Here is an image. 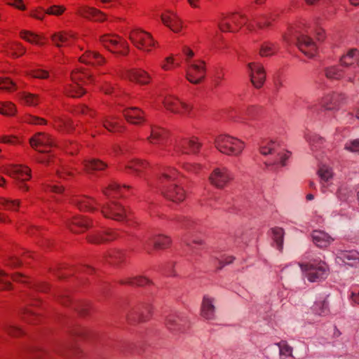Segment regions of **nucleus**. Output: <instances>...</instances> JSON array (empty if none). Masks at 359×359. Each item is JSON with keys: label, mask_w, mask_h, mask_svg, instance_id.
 I'll use <instances>...</instances> for the list:
<instances>
[{"label": "nucleus", "mask_w": 359, "mask_h": 359, "mask_svg": "<svg viewBox=\"0 0 359 359\" xmlns=\"http://www.w3.org/2000/svg\"><path fill=\"white\" fill-rule=\"evenodd\" d=\"M11 287L8 274L0 269V290H9Z\"/></svg>", "instance_id": "obj_52"}, {"label": "nucleus", "mask_w": 359, "mask_h": 359, "mask_svg": "<svg viewBox=\"0 0 359 359\" xmlns=\"http://www.w3.org/2000/svg\"><path fill=\"white\" fill-rule=\"evenodd\" d=\"M272 233V238L276 245V248L279 251H282L283 248V240L285 231L281 227H274L271 229Z\"/></svg>", "instance_id": "obj_35"}, {"label": "nucleus", "mask_w": 359, "mask_h": 359, "mask_svg": "<svg viewBox=\"0 0 359 359\" xmlns=\"http://www.w3.org/2000/svg\"><path fill=\"white\" fill-rule=\"evenodd\" d=\"M187 321L178 314L169 315L165 321L167 328L174 333L182 332L185 330Z\"/></svg>", "instance_id": "obj_19"}, {"label": "nucleus", "mask_w": 359, "mask_h": 359, "mask_svg": "<svg viewBox=\"0 0 359 359\" xmlns=\"http://www.w3.org/2000/svg\"><path fill=\"white\" fill-rule=\"evenodd\" d=\"M20 98L25 104L29 106L36 105L40 100L36 95L25 92L20 94Z\"/></svg>", "instance_id": "obj_42"}, {"label": "nucleus", "mask_w": 359, "mask_h": 359, "mask_svg": "<svg viewBox=\"0 0 359 359\" xmlns=\"http://www.w3.org/2000/svg\"><path fill=\"white\" fill-rule=\"evenodd\" d=\"M130 81L145 84L149 81L150 77L147 72L142 69H133L128 71L126 76Z\"/></svg>", "instance_id": "obj_33"}, {"label": "nucleus", "mask_w": 359, "mask_h": 359, "mask_svg": "<svg viewBox=\"0 0 359 359\" xmlns=\"http://www.w3.org/2000/svg\"><path fill=\"white\" fill-rule=\"evenodd\" d=\"M6 332L11 336H19L22 334V331L13 325H8L4 327Z\"/></svg>", "instance_id": "obj_59"}, {"label": "nucleus", "mask_w": 359, "mask_h": 359, "mask_svg": "<svg viewBox=\"0 0 359 359\" xmlns=\"http://www.w3.org/2000/svg\"><path fill=\"white\" fill-rule=\"evenodd\" d=\"M20 203L19 200H10L6 198H0V206H3L6 210H16Z\"/></svg>", "instance_id": "obj_48"}, {"label": "nucleus", "mask_w": 359, "mask_h": 359, "mask_svg": "<svg viewBox=\"0 0 359 359\" xmlns=\"http://www.w3.org/2000/svg\"><path fill=\"white\" fill-rule=\"evenodd\" d=\"M141 243L143 248L150 253L152 247L155 249L167 248L170 243V239L167 236L149 233L142 238Z\"/></svg>", "instance_id": "obj_9"}, {"label": "nucleus", "mask_w": 359, "mask_h": 359, "mask_svg": "<svg viewBox=\"0 0 359 359\" xmlns=\"http://www.w3.org/2000/svg\"><path fill=\"white\" fill-rule=\"evenodd\" d=\"M280 355L292 356V348L285 341H280L278 344Z\"/></svg>", "instance_id": "obj_55"}, {"label": "nucleus", "mask_w": 359, "mask_h": 359, "mask_svg": "<svg viewBox=\"0 0 359 359\" xmlns=\"http://www.w3.org/2000/svg\"><path fill=\"white\" fill-rule=\"evenodd\" d=\"M7 51H11L15 57L22 55L25 53V48L19 43L12 42L4 46Z\"/></svg>", "instance_id": "obj_39"}, {"label": "nucleus", "mask_w": 359, "mask_h": 359, "mask_svg": "<svg viewBox=\"0 0 359 359\" xmlns=\"http://www.w3.org/2000/svg\"><path fill=\"white\" fill-rule=\"evenodd\" d=\"M56 123H58L59 127H65L67 129L72 127L71 121L67 119L57 118Z\"/></svg>", "instance_id": "obj_62"}, {"label": "nucleus", "mask_w": 359, "mask_h": 359, "mask_svg": "<svg viewBox=\"0 0 359 359\" xmlns=\"http://www.w3.org/2000/svg\"><path fill=\"white\" fill-rule=\"evenodd\" d=\"M101 212L107 219L122 222L127 219V212L120 203L109 201L101 207Z\"/></svg>", "instance_id": "obj_7"}, {"label": "nucleus", "mask_w": 359, "mask_h": 359, "mask_svg": "<svg viewBox=\"0 0 359 359\" xmlns=\"http://www.w3.org/2000/svg\"><path fill=\"white\" fill-rule=\"evenodd\" d=\"M233 179V175L225 167L213 170L209 177L210 182L218 189H223Z\"/></svg>", "instance_id": "obj_11"}, {"label": "nucleus", "mask_w": 359, "mask_h": 359, "mask_svg": "<svg viewBox=\"0 0 359 359\" xmlns=\"http://www.w3.org/2000/svg\"><path fill=\"white\" fill-rule=\"evenodd\" d=\"M248 67L250 70L251 83L255 88H261L266 79L264 67L259 63L250 62L248 65Z\"/></svg>", "instance_id": "obj_14"}, {"label": "nucleus", "mask_w": 359, "mask_h": 359, "mask_svg": "<svg viewBox=\"0 0 359 359\" xmlns=\"http://www.w3.org/2000/svg\"><path fill=\"white\" fill-rule=\"evenodd\" d=\"M311 239L313 243L320 248L328 247L334 241L327 233L321 230H314L311 233Z\"/></svg>", "instance_id": "obj_23"}, {"label": "nucleus", "mask_w": 359, "mask_h": 359, "mask_svg": "<svg viewBox=\"0 0 359 359\" xmlns=\"http://www.w3.org/2000/svg\"><path fill=\"white\" fill-rule=\"evenodd\" d=\"M189 65L186 75L187 80L194 84L200 83L205 76V62L199 60L197 62L189 63Z\"/></svg>", "instance_id": "obj_13"}, {"label": "nucleus", "mask_w": 359, "mask_h": 359, "mask_svg": "<svg viewBox=\"0 0 359 359\" xmlns=\"http://www.w3.org/2000/svg\"><path fill=\"white\" fill-rule=\"evenodd\" d=\"M35 313L32 312V311H29L28 309H26L25 313H24V318L25 320L28 321L30 323H34V320H32V318H35Z\"/></svg>", "instance_id": "obj_63"}, {"label": "nucleus", "mask_w": 359, "mask_h": 359, "mask_svg": "<svg viewBox=\"0 0 359 359\" xmlns=\"http://www.w3.org/2000/svg\"><path fill=\"white\" fill-rule=\"evenodd\" d=\"M117 237L116 232L112 230H107L102 233H95L89 236L88 241L93 243H101L115 239Z\"/></svg>", "instance_id": "obj_31"}, {"label": "nucleus", "mask_w": 359, "mask_h": 359, "mask_svg": "<svg viewBox=\"0 0 359 359\" xmlns=\"http://www.w3.org/2000/svg\"><path fill=\"white\" fill-rule=\"evenodd\" d=\"M344 100L343 95L334 93L326 95L322 101V105L327 110H334L339 106Z\"/></svg>", "instance_id": "obj_25"}, {"label": "nucleus", "mask_w": 359, "mask_h": 359, "mask_svg": "<svg viewBox=\"0 0 359 359\" xmlns=\"http://www.w3.org/2000/svg\"><path fill=\"white\" fill-rule=\"evenodd\" d=\"M163 104L165 107L170 111L182 115L189 114L191 109V105L172 96L165 97Z\"/></svg>", "instance_id": "obj_15"}, {"label": "nucleus", "mask_w": 359, "mask_h": 359, "mask_svg": "<svg viewBox=\"0 0 359 359\" xmlns=\"http://www.w3.org/2000/svg\"><path fill=\"white\" fill-rule=\"evenodd\" d=\"M215 147L226 155H238L244 149V143L227 135H220L215 140Z\"/></svg>", "instance_id": "obj_4"}, {"label": "nucleus", "mask_w": 359, "mask_h": 359, "mask_svg": "<svg viewBox=\"0 0 359 359\" xmlns=\"http://www.w3.org/2000/svg\"><path fill=\"white\" fill-rule=\"evenodd\" d=\"M116 117L111 116L102 119L103 126L110 132H120L122 126L116 121Z\"/></svg>", "instance_id": "obj_36"}, {"label": "nucleus", "mask_w": 359, "mask_h": 359, "mask_svg": "<svg viewBox=\"0 0 359 359\" xmlns=\"http://www.w3.org/2000/svg\"><path fill=\"white\" fill-rule=\"evenodd\" d=\"M146 168L147 163L140 160H133L127 166V168L132 170L137 175H139Z\"/></svg>", "instance_id": "obj_49"}, {"label": "nucleus", "mask_w": 359, "mask_h": 359, "mask_svg": "<svg viewBox=\"0 0 359 359\" xmlns=\"http://www.w3.org/2000/svg\"><path fill=\"white\" fill-rule=\"evenodd\" d=\"M6 173L11 177L18 180V186L23 191H28L29 187L24 184V182L29 180L31 177V169L27 166L16 165L10 166L6 170Z\"/></svg>", "instance_id": "obj_10"}, {"label": "nucleus", "mask_w": 359, "mask_h": 359, "mask_svg": "<svg viewBox=\"0 0 359 359\" xmlns=\"http://www.w3.org/2000/svg\"><path fill=\"white\" fill-rule=\"evenodd\" d=\"M101 42L108 48L110 51L114 53L111 48H122L124 50L120 51L118 53L121 55H127L128 52V43L120 39L117 36L104 35L101 37Z\"/></svg>", "instance_id": "obj_17"}, {"label": "nucleus", "mask_w": 359, "mask_h": 359, "mask_svg": "<svg viewBox=\"0 0 359 359\" xmlns=\"http://www.w3.org/2000/svg\"><path fill=\"white\" fill-rule=\"evenodd\" d=\"M276 144L272 141H262L259 146V151L262 155L273 154L276 153Z\"/></svg>", "instance_id": "obj_37"}, {"label": "nucleus", "mask_w": 359, "mask_h": 359, "mask_svg": "<svg viewBox=\"0 0 359 359\" xmlns=\"http://www.w3.org/2000/svg\"><path fill=\"white\" fill-rule=\"evenodd\" d=\"M31 75L37 79H46L48 76V73L44 70L37 69L33 71Z\"/></svg>", "instance_id": "obj_60"}, {"label": "nucleus", "mask_w": 359, "mask_h": 359, "mask_svg": "<svg viewBox=\"0 0 359 359\" xmlns=\"http://www.w3.org/2000/svg\"><path fill=\"white\" fill-rule=\"evenodd\" d=\"M314 311L319 316H325L328 313V303L324 300L315 303L313 306Z\"/></svg>", "instance_id": "obj_51"}, {"label": "nucleus", "mask_w": 359, "mask_h": 359, "mask_svg": "<svg viewBox=\"0 0 359 359\" xmlns=\"http://www.w3.org/2000/svg\"><path fill=\"white\" fill-rule=\"evenodd\" d=\"M277 48L275 44L270 42L264 43L259 50V54L262 57H268L276 53Z\"/></svg>", "instance_id": "obj_43"}, {"label": "nucleus", "mask_w": 359, "mask_h": 359, "mask_svg": "<svg viewBox=\"0 0 359 359\" xmlns=\"http://www.w3.org/2000/svg\"><path fill=\"white\" fill-rule=\"evenodd\" d=\"M123 284H129L131 285L143 286L149 283V280L142 276L128 277L121 281Z\"/></svg>", "instance_id": "obj_44"}, {"label": "nucleus", "mask_w": 359, "mask_h": 359, "mask_svg": "<svg viewBox=\"0 0 359 359\" xmlns=\"http://www.w3.org/2000/svg\"><path fill=\"white\" fill-rule=\"evenodd\" d=\"M31 146L39 152H48L50 149L55 146L52 137L46 133H38L30 139Z\"/></svg>", "instance_id": "obj_12"}, {"label": "nucleus", "mask_w": 359, "mask_h": 359, "mask_svg": "<svg viewBox=\"0 0 359 359\" xmlns=\"http://www.w3.org/2000/svg\"><path fill=\"white\" fill-rule=\"evenodd\" d=\"M20 36L26 40L27 41L35 44L41 45V43L40 42L41 37L36 34L33 32H29V31H22L20 32Z\"/></svg>", "instance_id": "obj_47"}, {"label": "nucleus", "mask_w": 359, "mask_h": 359, "mask_svg": "<svg viewBox=\"0 0 359 359\" xmlns=\"http://www.w3.org/2000/svg\"><path fill=\"white\" fill-rule=\"evenodd\" d=\"M318 175L321 180V183L324 187L325 183H327L332 178L333 173L332 169L325 165H322L318 170Z\"/></svg>", "instance_id": "obj_40"}, {"label": "nucleus", "mask_w": 359, "mask_h": 359, "mask_svg": "<svg viewBox=\"0 0 359 359\" xmlns=\"http://www.w3.org/2000/svg\"><path fill=\"white\" fill-rule=\"evenodd\" d=\"M103 194L108 198H114L121 194V189L118 184L114 182L103 190Z\"/></svg>", "instance_id": "obj_45"}, {"label": "nucleus", "mask_w": 359, "mask_h": 359, "mask_svg": "<svg viewBox=\"0 0 359 359\" xmlns=\"http://www.w3.org/2000/svg\"><path fill=\"white\" fill-rule=\"evenodd\" d=\"M67 225L71 231L80 232L89 227L90 221L86 218L73 217L71 220L67 222Z\"/></svg>", "instance_id": "obj_28"}, {"label": "nucleus", "mask_w": 359, "mask_h": 359, "mask_svg": "<svg viewBox=\"0 0 359 359\" xmlns=\"http://www.w3.org/2000/svg\"><path fill=\"white\" fill-rule=\"evenodd\" d=\"M127 121L133 124H139L144 121V112L137 107H130L123 111Z\"/></svg>", "instance_id": "obj_27"}, {"label": "nucleus", "mask_w": 359, "mask_h": 359, "mask_svg": "<svg viewBox=\"0 0 359 359\" xmlns=\"http://www.w3.org/2000/svg\"><path fill=\"white\" fill-rule=\"evenodd\" d=\"M340 64L342 67L351 69V71L346 74V78L348 81L354 82L355 78L359 76V50L356 48L348 50L341 57Z\"/></svg>", "instance_id": "obj_5"}, {"label": "nucleus", "mask_w": 359, "mask_h": 359, "mask_svg": "<svg viewBox=\"0 0 359 359\" xmlns=\"http://www.w3.org/2000/svg\"><path fill=\"white\" fill-rule=\"evenodd\" d=\"M81 62L93 65H101L104 63L105 59L97 52L88 51L80 57Z\"/></svg>", "instance_id": "obj_32"}, {"label": "nucleus", "mask_w": 359, "mask_h": 359, "mask_svg": "<svg viewBox=\"0 0 359 359\" xmlns=\"http://www.w3.org/2000/svg\"><path fill=\"white\" fill-rule=\"evenodd\" d=\"M201 147V143L198 142L196 137H192L191 139H184L177 144L175 148L176 153L182 154H196L197 153Z\"/></svg>", "instance_id": "obj_18"}, {"label": "nucleus", "mask_w": 359, "mask_h": 359, "mask_svg": "<svg viewBox=\"0 0 359 359\" xmlns=\"http://www.w3.org/2000/svg\"><path fill=\"white\" fill-rule=\"evenodd\" d=\"M305 137L312 150L317 149L323 142V139L316 134H308Z\"/></svg>", "instance_id": "obj_46"}, {"label": "nucleus", "mask_w": 359, "mask_h": 359, "mask_svg": "<svg viewBox=\"0 0 359 359\" xmlns=\"http://www.w3.org/2000/svg\"><path fill=\"white\" fill-rule=\"evenodd\" d=\"M65 8L62 6L53 5L48 7L46 11V14L53 15H60L65 11Z\"/></svg>", "instance_id": "obj_57"}, {"label": "nucleus", "mask_w": 359, "mask_h": 359, "mask_svg": "<svg viewBox=\"0 0 359 359\" xmlns=\"http://www.w3.org/2000/svg\"><path fill=\"white\" fill-rule=\"evenodd\" d=\"M299 266L305 278L311 283L320 282L325 280L330 272L327 264L318 259H313L307 264H299Z\"/></svg>", "instance_id": "obj_3"}, {"label": "nucleus", "mask_w": 359, "mask_h": 359, "mask_svg": "<svg viewBox=\"0 0 359 359\" xmlns=\"http://www.w3.org/2000/svg\"><path fill=\"white\" fill-rule=\"evenodd\" d=\"M76 13L79 15L95 21L102 22L105 20V15L100 10L87 6L78 7Z\"/></svg>", "instance_id": "obj_20"}, {"label": "nucleus", "mask_w": 359, "mask_h": 359, "mask_svg": "<svg viewBox=\"0 0 359 359\" xmlns=\"http://www.w3.org/2000/svg\"><path fill=\"white\" fill-rule=\"evenodd\" d=\"M337 262H341L351 266H356L359 263V253L355 250H340L337 254Z\"/></svg>", "instance_id": "obj_22"}, {"label": "nucleus", "mask_w": 359, "mask_h": 359, "mask_svg": "<svg viewBox=\"0 0 359 359\" xmlns=\"http://www.w3.org/2000/svg\"><path fill=\"white\" fill-rule=\"evenodd\" d=\"M277 155L278 156V159L277 161H279L282 166H285L286 165V161L290 157L291 153L289 151H278L276 150ZM278 161H275L274 163Z\"/></svg>", "instance_id": "obj_58"}, {"label": "nucleus", "mask_w": 359, "mask_h": 359, "mask_svg": "<svg viewBox=\"0 0 359 359\" xmlns=\"http://www.w3.org/2000/svg\"><path fill=\"white\" fill-rule=\"evenodd\" d=\"M299 49L309 57H313L317 52V46L309 36L304 34L296 36Z\"/></svg>", "instance_id": "obj_16"}, {"label": "nucleus", "mask_w": 359, "mask_h": 359, "mask_svg": "<svg viewBox=\"0 0 359 359\" xmlns=\"http://www.w3.org/2000/svg\"><path fill=\"white\" fill-rule=\"evenodd\" d=\"M215 308L213 304V299L205 296L201 306V315L208 320H212L215 318Z\"/></svg>", "instance_id": "obj_30"}, {"label": "nucleus", "mask_w": 359, "mask_h": 359, "mask_svg": "<svg viewBox=\"0 0 359 359\" xmlns=\"http://www.w3.org/2000/svg\"><path fill=\"white\" fill-rule=\"evenodd\" d=\"M76 205L81 210L93 211L95 210L93 205L95 201L88 197H82L76 202Z\"/></svg>", "instance_id": "obj_38"}, {"label": "nucleus", "mask_w": 359, "mask_h": 359, "mask_svg": "<svg viewBox=\"0 0 359 359\" xmlns=\"http://www.w3.org/2000/svg\"><path fill=\"white\" fill-rule=\"evenodd\" d=\"M151 312V306L148 304L139 305L128 315V320L132 321H144L149 318Z\"/></svg>", "instance_id": "obj_21"}, {"label": "nucleus", "mask_w": 359, "mask_h": 359, "mask_svg": "<svg viewBox=\"0 0 359 359\" xmlns=\"http://www.w3.org/2000/svg\"><path fill=\"white\" fill-rule=\"evenodd\" d=\"M344 149L351 152L359 153V139L347 141Z\"/></svg>", "instance_id": "obj_54"}, {"label": "nucleus", "mask_w": 359, "mask_h": 359, "mask_svg": "<svg viewBox=\"0 0 359 359\" xmlns=\"http://www.w3.org/2000/svg\"><path fill=\"white\" fill-rule=\"evenodd\" d=\"M76 113L82 114H89L90 116H93V113L91 111V109H90L87 106L81 104L76 108Z\"/></svg>", "instance_id": "obj_61"}, {"label": "nucleus", "mask_w": 359, "mask_h": 359, "mask_svg": "<svg viewBox=\"0 0 359 359\" xmlns=\"http://www.w3.org/2000/svg\"><path fill=\"white\" fill-rule=\"evenodd\" d=\"M15 107L13 103H0V114L6 116H12L15 114Z\"/></svg>", "instance_id": "obj_50"}, {"label": "nucleus", "mask_w": 359, "mask_h": 359, "mask_svg": "<svg viewBox=\"0 0 359 359\" xmlns=\"http://www.w3.org/2000/svg\"><path fill=\"white\" fill-rule=\"evenodd\" d=\"M109 257L112 264H117L123 260L125 253L121 250H113L109 254Z\"/></svg>", "instance_id": "obj_53"}, {"label": "nucleus", "mask_w": 359, "mask_h": 359, "mask_svg": "<svg viewBox=\"0 0 359 359\" xmlns=\"http://www.w3.org/2000/svg\"><path fill=\"white\" fill-rule=\"evenodd\" d=\"M53 42L57 47L69 46L76 39L75 34L72 32H58L51 36Z\"/></svg>", "instance_id": "obj_26"}, {"label": "nucleus", "mask_w": 359, "mask_h": 359, "mask_svg": "<svg viewBox=\"0 0 359 359\" xmlns=\"http://www.w3.org/2000/svg\"><path fill=\"white\" fill-rule=\"evenodd\" d=\"M83 166L86 172L100 171L107 167V164L97 158H89L84 160Z\"/></svg>", "instance_id": "obj_34"}, {"label": "nucleus", "mask_w": 359, "mask_h": 359, "mask_svg": "<svg viewBox=\"0 0 359 359\" xmlns=\"http://www.w3.org/2000/svg\"><path fill=\"white\" fill-rule=\"evenodd\" d=\"M272 17L263 15L259 19H253L252 22H249L248 17L243 14L231 13L222 18L219 22L218 26L222 32H234L245 25L247 29L253 32L255 29V25L259 28L263 29L270 25V20Z\"/></svg>", "instance_id": "obj_1"}, {"label": "nucleus", "mask_w": 359, "mask_h": 359, "mask_svg": "<svg viewBox=\"0 0 359 359\" xmlns=\"http://www.w3.org/2000/svg\"><path fill=\"white\" fill-rule=\"evenodd\" d=\"M71 79L72 83L66 89V91L68 95L73 97H79L84 94L86 91L82 88V85L87 81L91 82L93 80L91 76L79 70L72 72Z\"/></svg>", "instance_id": "obj_6"}, {"label": "nucleus", "mask_w": 359, "mask_h": 359, "mask_svg": "<svg viewBox=\"0 0 359 359\" xmlns=\"http://www.w3.org/2000/svg\"><path fill=\"white\" fill-rule=\"evenodd\" d=\"M163 23L174 32H179L182 29V22L174 13H167L161 17Z\"/></svg>", "instance_id": "obj_24"}, {"label": "nucleus", "mask_w": 359, "mask_h": 359, "mask_svg": "<svg viewBox=\"0 0 359 359\" xmlns=\"http://www.w3.org/2000/svg\"><path fill=\"white\" fill-rule=\"evenodd\" d=\"M0 89L11 91L15 89V83L9 79L0 78Z\"/></svg>", "instance_id": "obj_56"}, {"label": "nucleus", "mask_w": 359, "mask_h": 359, "mask_svg": "<svg viewBox=\"0 0 359 359\" xmlns=\"http://www.w3.org/2000/svg\"><path fill=\"white\" fill-rule=\"evenodd\" d=\"M12 279L14 281L26 282L27 278L23 274L17 273L12 276Z\"/></svg>", "instance_id": "obj_64"}, {"label": "nucleus", "mask_w": 359, "mask_h": 359, "mask_svg": "<svg viewBox=\"0 0 359 359\" xmlns=\"http://www.w3.org/2000/svg\"><path fill=\"white\" fill-rule=\"evenodd\" d=\"M168 134L166 131L160 127L158 126H152L151 128V135L148 137V140L151 144H163Z\"/></svg>", "instance_id": "obj_29"}, {"label": "nucleus", "mask_w": 359, "mask_h": 359, "mask_svg": "<svg viewBox=\"0 0 359 359\" xmlns=\"http://www.w3.org/2000/svg\"><path fill=\"white\" fill-rule=\"evenodd\" d=\"M129 38L137 48L146 52H150L151 47L154 46L156 43L149 33L140 29L133 30Z\"/></svg>", "instance_id": "obj_8"}, {"label": "nucleus", "mask_w": 359, "mask_h": 359, "mask_svg": "<svg viewBox=\"0 0 359 359\" xmlns=\"http://www.w3.org/2000/svg\"><path fill=\"white\" fill-rule=\"evenodd\" d=\"M325 74L330 79H340L343 76V72L337 66L325 68Z\"/></svg>", "instance_id": "obj_41"}, {"label": "nucleus", "mask_w": 359, "mask_h": 359, "mask_svg": "<svg viewBox=\"0 0 359 359\" xmlns=\"http://www.w3.org/2000/svg\"><path fill=\"white\" fill-rule=\"evenodd\" d=\"M161 191L163 196L168 200L180 203L185 198V191L178 184L180 183L178 172L173 168H169L160 179Z\"/></svg>", "instance_id": "obj_2"}]
</instances>
